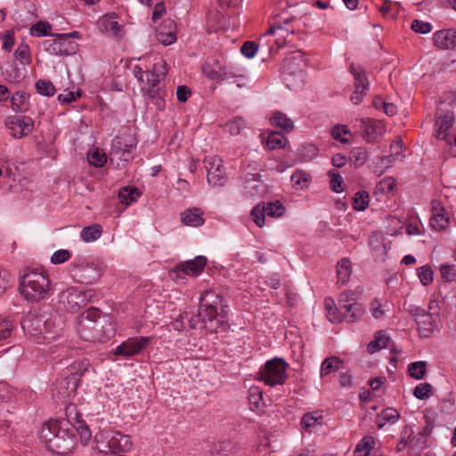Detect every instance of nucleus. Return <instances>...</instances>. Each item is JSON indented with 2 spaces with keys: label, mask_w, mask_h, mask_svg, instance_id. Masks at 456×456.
I'll return each instance as SVG.
<instances>
[{
  "label": "nucleus",
  "mask_w": 456,
  "mask_h": 456,
  "mask_svg": "<svg viewBox=\"0 0 456 456\" xmlns=\"http://www.w3.org/2000/svg\"><path fill=\"white\" fill-rule=\"evenodd\" d=\"M223 297L215 290H206L200 300L198 314L189 320L191 329H206L209 332L224 331L228 328V321L224 314L217 313L223 306Z\"/></svg>",
  "instance_id": "obj_1"
},
{
  "label": "nucleus",
  "mask_w": 456,
  "mask_h": 456,
  "mask_svg": "<svg viewBox=\"0 0 456 456\" xmlns=\"http://www.w3.org/2000/svg\"><path fill=\"white\" fill-rule=\"evenodd\" d=\"M39 437L50 452L59 455L69 453L77 444L74 428L66 421L50 419L42 426Z\"/></svg>",
  "instance_id": "obj_2"
},
{
  "label": "nucleus",
  "mask_w": 456,
  "mask_h": 456,
  "mask_svg": "<svg viewBox=\"0 0 456 456\" xmlns=\"http://www.w3.org/2000/svg\"><path fill=\"white\" fill-rule=\"evenodd\" d=\"M77 331L82 339L93 343L104 342L114 335L109 318L94 307L77 316Z\"/></svg>",
  "instance_id": "obj_3"
},
{
  "label": "nucleus",
  "mask_w": 456,
  "mask_h": 456,
  "mask_svg": "<svg viewBox=\"0 0 456 456\" xmlns=\"http://www.w3.org/2000/svg\"><path fill=\"white\" fill-rule=\"evenodd\" d=\"M324 307L327 318L333 323H338L343 321L354 322L364 313L362 305L356 302L354 293L351 290H346L340 294L338 306L332 298H325Z\"/></svg>",
  "instance_id": "obj_4"
},
{
  "label": "nucleus",
  "mask_w": 456,
  "mask_h": 456,
  "mask_svg": "<svg viewBox=\"0 0 456 456\" xmlns=\"http://www.w3.org/2000/svg\"><path fill=\"white\" fill-rule=\"evenodd\" d=\"M21 326L23 330L38 344L49 343L58 334L55 321L47 314H41L37 310L28 313Z\"/></svg>",
  "instance_id": "obj_5"
},
{
  "label": "nucleus",
  "mask_w": 456,
  "mask_h": 456,
  "mask_svg": "<svg viewBox=\"0 0 456 456\" xmlns=\"http://www.w3.org/2000/svg\"><path fill=\"white\" fill-rule=\"evenodd\" d=\"M19 289L25 299L38 302L49 297L51 281L45 271L29 269L21 276Z\"/></svg>",
  "instance_id": "obj_6"
},
{
  "label": "nucleus",
  "mask_w": 456,
  "mask_h": 456,
  "mask_svg": "<svg viewBox=\"0 0 456 456\" xmlns=\"http://www.w3.org/2000/svg\"><path fill=\"white\" fill-rule=\"evenodd\" d=\"M89 362H74L67 368L63 376L53 385V397L58 403H65L76 394L81 377L87 371Z\"/></svg>",
  "instance_id": "obj_7"
},
{
  "label": "nucleus",
  "mask_w": 456,
  "mask_h": 456,
  "mask_svg": "<svg viewBox=\"0 0 456 456\" xmlns=\"http://www.w3.org/2000/svg\"><path fill=\"white\" fill-rule=\"evenodd\" d=\"M287 367L288 363L283 359H272L260 369L259 379L271 387L282 385L287 379Z\"/></svg>",
  "instance_id": "obj_8"
},
{
  "label": "nucleus",
  "mask_w": 456,
  "mask_h": 456,
  "mask_svg": "<svg viewBox=\"0 0 456 456\" xmlns=\"http://www.w3.org/2000/svg\"><path fill=\"white\" fill-rule=\"evenodd\" d=\"M405 309L414 318L421 338H429L437 327L438 313H428L427 310L409 305Z\"/></svg>",
  "instance_id": "obj_9"
},
{
  "label": "nucleus",
  "mask_w": 456,
  "mask_h": 456,
  "mask_svg": "<svg viewBox=\"0 0 456 456\" xmlns=\"http://www.w3.org/2000/svg\"><path fill=\"white\" fill-rule=\"evenodd\" d=\"M94 292L92 289L82 290L77 288H69L60 296V303L71 311H77L93 300Z\"/></svg>",
  "instance_id": "obj_10"
},
{
  "label": "nucleus",
  "mask_w": 456,
  "mask_h": 456,
  "mask_svg": "<svg viewBox=\"0 0 456 456\" xmlns=\"http://www.w3.org/2000/svg\"><path fill=\"white\" fill-rule=\"evenodd\" d=\"M77 44L69 35H59L44 42V48L53 55H70L77 52Z\"/></svg>",
  "instance_id": "obj_11"
},
{
  "label": "nucleus",
  "mask_w": 456,
  "mask_h": 456,
  "mask_svg": "<svg viewBox=\"0 0 456 456\" xmlns=\"http://www.w3.org/2000/svg\"><path fill=\"white\" fill-rule=\"evenodd\" d=\"M285 212V207L279 200L257 204L251 210V216L258 227L265 225V216L281 217Z\"/></svg>",
  "instance_id": "obj_12"
},
{
  "label": "nucleus",
  "mask_w": 456,
  "mask_h": 456,
  "mask_svg": "<svg viewBox=\"0 0 456 456\" xmlns=\"http://www.w3.org/2000/svg\"><path fill=\"white\" fill-rule=\"evenodd\" d=\"M73 276L81 283L90 284L97 281L102 276V267L94 262H79L73 265Z\"/></svg>",
  "instance_id": "obj_13"
},
{
  "label": "nucleus",
  "mask_w": 456,
  "mask_h": 456,
  "mask_svg": "<svg viewBox=\"0 0 456 456\" xmlns=\"http://www.w3.org/2000/svg\"><path fill=\"white\" fill-rule=\"evenodd\" d=\"M151 341V337L127 338L116 347L114 354L124 358H131L141 354L148 346Z\"/></svg>",
  "instance_id": "obj_14"
},
{
  "label": "nucleus",
  "mask_w": 456,
  "mask_h": 456,
  "mask_svg": "<svg viewBox=\"0 0 456 456\" xmlns=\"http://www.w3.org/2000/svg\"><path fill=\"white\" fill-rule=\"evenodd\" d=\"M205 164L208 183L212 186H223L226 182V175L222 160L218 158H209L205 159Z\"/></svg>",
  "instance_id": "obj_15"
},
{
  "label": "nucleus",
  "mask_w": 456,
  "mask_h": 456,
  "mask_svg": "<svg viewBox=\"0 0 456 456\" xmlns=\"http://www.w3.org/2000/svg\"><path fill=\"white\" fill-rule=\"evenodd\" d=\"M134 158L132 145L125 143L120 137H116L111 143L110 151V160L111 163L117 162L119 166V162L123 165L128 163Z\"/></svg>",
  "instance_id": "obj_16"
},
{
  "label": "nucleus",
  "mask_w": 456,
  "mask_h": 456,
  "mask_svg": "<svg viewBox=\"0 0 456 456\" xmlns=\"http://www.w3.org/2000/svg\"><path fill=\"white\" fill-rule=\"evenodd\" d=\"M207 262L205 256H198L194 259L178 264L173 270V273H175L177 278L183 277L181 274L198 276L204 270Z\"/></svg>",
  "instance_id": "obj_17"
},
{
  "label": "nucleus",
  "mask_w": 456,
  "mask_h": 456,
  "mask_svg": "<svg viewBox=\"0 0 456 456\" xmlns=\"http://www.w3.org/2000/svg\"><path fill=\"white\" fill-rule=\"evenodd\" d=\"M360 130L363 139L368 142H376L385 133L384 126L380 121L372 118H362L358 120Z\"/></svg>",
  "instance_id": "obj_18"
},
{
  "label": "nucleus",
  "mask_w": 456,
  "mask_h": 456,
  "mask_svg": "<svg viewBox=\"0 0 456 456\" xmlns=\"http://www.w3.org/2000/svg\"><path fill=\"white\" fill-rule=\"evenodd\" d=\"M302 61L301 55L288 57L283 61L281 69L284 80L287 81L289 87L295 86L292 84L290 79L294 76H296L301 82L303 81L305 73L299 67Z\"/></svg>",
  "instance_id": "obj_19"
},
{
  "label": "nucleus",
  "mask_w": 456,
  "mask_h": 456,
  "mask_svg": "<svg viewBox=\"0 0 456 456\" xmlns=\"http://www.w3.org/2000/svg\"><path fill=\"white\" fill-rule=\"evenodd\" d=\"M351 73L354 77V91L351 96V102L358 105L362 102V97L367 94L370 85L363 71L352 66Z\"/></svg>",
  "instance_id": "obj_20"
},
{
  "label": "nucleus",
  "mask_w": 456,
  "mask_h": 456,
  "mask_svg": "<svg viewBox=\"0 0 456 456\" xmlns=\"http://www.w3.org/2000/svg\"><path fill=\"white\" fill-rule=\"evenodd\" d=\"M299 24V20L295 17L292 18H280L267 31V35H279L281 37H286L289 34L296 32Z\"/></svg>",
  "instance_id": "obj_21"
},
{
  "label": "nucleus",
  "mask_w": 456,
  "mask_h": 456,
  "mask_svg": "<svg viewBox=\"0 0 456 456\" xmlns=\"http://www.w3.org/2000/svg\"><path fill=\"white\" fill-rule=\"evenodd\" d=\"M157 40L163 45H170L176 41V24L172 19L165 20L156 31Z\"/></svg>",
  "instance_id": "obj_22"
},
{
  "label": "nucleus",
  "mask_w": 456,
  "mask_h": 456,
  "mask_svg": "<svg viewBox=\"0 0 456 456\" xmlns=\"http://www.w3.org/2000/svg\"><path fill=\"white\" fill-rule=\"evenodd\" d=\"M432 216L430 225L435 230L440 231L445 229L450 224V218L440 201H432Z\"/></svg>",
  "instance_id": "obj_23"
},
{
  "label": "nucleus",
  "mask_w": 456,
  "mask_h": 456,
  "mask_svg": "<svg viewBox=\"0 0 456 456\" xmlns=\"http://www.w3.org/2000/svg\"><path fill=\"white\" fill-rule=\"evenodd\" d=\"M111 454L118 452H127L133 447L130 436L124 435L121 432H110Z\"/></svg>",
  "instance_id": "obj_24"
},
{
  "label": "nucleus",
  "mask_w": 456,
  "mask_h": 456,
  "mask_svg": "<svg viewBox=\"0 0 456 456\" xmlns=\"http://www.w3.org/2000/svg\"><path fill=\"white\" fill-rule=\"evenodd\" d=\"M433 40L440 49H452L456 46V28L438 30L433 35Z\"/></svg>",
  "instance_id": "obj_25"
},
{
  "label": "nucleus",
  "mask_w": 456,
  "mask_h": 456,
  "mask_svg": "<svg viewBox=\"0 0 456 456\" xmlns=\"http://www.w3.org/2000/svg\"><path fill=\"white\" fill-rule=\"evenodd\" d=\"M403 436H407L409 441V456H419L423 450L426 448L427 441L419 436L417 434L413 435L411 427L405 426L403 429Z\"/></svg>",
  "instance_id": "obj_26"
},
{
  "label": "nucleus",
  "mask_w": 456,
  "mask_h": 456,
  "mask_svg": "<svg viewBox=\"0 0 456 456\" xmlns=\"http://www.w3.org/2000/svg\"><path fill=\"white\" fill-rule=\"evenodd\" d=\"M454 123V114L452 111H447L441 115L436 122V136L440 140L446 141L448 139V131Z\"/></svg>",
  "instance_id": "obj_27"
},
{
  "label": "nucleus",
  "mask_w": 456,
  "mask_h": 456,
  "mask_svg": "<svg viewBox=\"0 0 456 456\" xmlns=\"http://www.w3.org/2000/svg\"><path fill=\"white\" fill-rule=\"evenodd\" d=\"M203 211L199 208H191L181 213V221L184 225L199 227L204 224Z\"/></svg>",
  "instance_id": "obj_28"
},
{
  "label": "nucleus",
  "mask_w": 456,
  "mask_h": 456,
  "mask_svg": "<svg viewBox=\"0 0 456 456\" xmlns=\"http://www.w3.org/2000/svg\"><path fill=\"white\" fill-rule=\"evenodd\" d=\"M403 142L401 138H397L390 145L391 153L387 156H384L381 158L382 165L385 167H388L393 162L397 160H403Z\"/></svg>",
  "instance_id": "obj_29"
},
{
  "label": "nucleus",
  "mask_w": 456,
  "mask_h": 456,
  "mask_svg": "<svg viewBox=\"0 0 456 456\" xmlns=\"http://www.w3.org/2000/svg\"><path fill=\"white\" fill-rule=\"evenodd\" d=\"M370 246L373 251L375 258L377 260L383 261L387 255V249L382 240V237L379 233H373L370 237Z\"/></svg>",
  "instance_id": "obj_30"
},
{
  "label": "nucleus",
  "mask_w": 456,
  "mask_h": 456,
  "mask_svg": "<svg viewBox=\"0 0 456 456\" xmlns=\"http://www.w3.org/2000/svg\"><path fill=\"white\" fill-rule=\"evenodd\" d=\"M110 432H100L96 434L93 448L100 453H111Z\"/></svg>",
  "instance_id": "obj_31"
},
{
  "label": "nucleus",
  "mask_w": 456,
  "mask_h": 456,
  "mask_svg": "<svg viewBox=\"0 0 456 456\" xmlns=\"http://www.w3.org/2000/svg\"><path fill=\"white\" fill-rule=\"evenodd\" d=\"M400 418V413L394 408H387L378 414L376 424L379 428H382L387 423L394 424Z\"/></svg>",
  "instance_id": "obj_32"
},
{
  "label": "nucleus",
  "mask_w": 456,
  "mask_h": 456,
  "mask_svg": "<svg viewBox=\"0 0 456 456\" xmlns=\"http://www.w3.org/2000/svg\"><path fill=\"white\" fill-rule=\"evenodd\" d=\"M323 416L322 411H314L305 413L301 419L302 428L311 432L314 428L322 424Z\"/></svg>",
  "instance_id": "obj_33"
},
{
  "label": "nucleus",
  "mask_w": 456,
  "mask_h": 456,
  "mask_svg": "<svg viewBox=\"0 0 456 456\" xmlns=\"http://www.w3.org/2000/svg\"><path fill=\"white\" fill-rule=\"evenodd\" d=\"M28 95L24 92H16L11 97V106L14 111L24 112L28 109Z\"/></svg>",
  "instance_id": "obj_34"
},
{
  "label": "nucleus",
  "mask_w": 456,
  "mask_h": 456,
  "mask_svg": "<svg viewBox=\"0 0 456 456\" xmlns=\"http://www.w3.org/2000/svg\"><path fill=\"white\" fill-rule=\"evenodd\" d=\"M352 273L351 262L347 258L341 259L337 265L338 282L345 285Z\"/></svg>",
  "instance_id": "obj_35"
},
{
  "label": "nucleus",
  "mask_w": 456,
  "mask_h": 456,
  "mask_svg": "<svg viewBox=\"0 0 456 456\" xmlns=\"http://www.w3.org/2000/svg\"><path fill=\"white\" fill-rule=\"evenodd\" d=\"M242 448L232 442L226 441L223 442L219 445V449L216 452V456H241Z\"/></svg>",
  "instance_id": "obj_36"
},
{
  "label": "nucleus",
  "mask_w": 456,
  "mask_h": 456,
  "mask_svg": "<svg viewBox=\"0 0 456 456\" xmlns=\"http://www.w3.org/2000/svg\"><path fill=\"white\" fill-rule=\"evenodd\" d=\"M248 399L251 410H260L265 406V403L263 402V393L258 387L253 386L249 387Z\"/></svg>",
  "instance_id": "obj_37"
},
{
  "label": "nucleus",
  "mask_w": 456,
  "mask_h": 456,
  "mask_svg": "<svg viewBox=\"0 0 456 456\" xmlns=\"http://www.w3.org/2000/svg\"><path fill=\"white\" fill-rule=\"evenodd\" d=\"M388 344V338L386 334L379 330L376 333L375 338L367 346V350L370 354H374L380 349L386 348Z\"/></svg>",
  "instance_id": "obj_38"
},
{
  "label": "nucleus",
  "mask_w": 456,
  "mask_h": 456,
  "mask_svg": "<svg viewBox=\"0 0 456 456\" xmlns=\"http://www.w3.org/2000/svg\"><path fill=\"white\" fill-rule=\"evenodd\" d=\"M102 230L100 224H93L82 229L80 236L86 242H93L99 239L102 235Z\"/></svg>",
  "instance_id": "obj_39"
},
{
  "label": "nucleus",
  "mask_w": 456,
  "mask_h": 456,
  "mask_svg": "<svg viewBox=\"0 0 456 456\" xmlns=\"http://www.w3.org/2000/svg\"><path fill=\"white\" fill-rule=\"evenodd\" d=\"M141 193L135 187H124L118 194L120 201L126 205H131L135 202L140 197Z\"/></svg>",
  "instance_id": "obj_40"
},
{
  "label": "nucleus",
  "mask_w": 456,
  "mask_h": 456,
  "mask_svg": "<svg viewBox=\"0 0 456 456\" xmlns=\"http://www.w3.org/2000/svg\"><path fill=\"white\" fill-rule=\"evenodd\" d=\"M271 123L289 133L293 129V122L281 112H275L271 118Z\"/></svg>",
  "instance_id": "obj_41"
},
{
  "label": "nucleus",
  "mask_w": 456,
  "mask_h": 456,
  "mask_svg": "<svg viewBox=\"0 0 456 456\" xmlns=\"http://www.w3.org/2000/svg\"><path fill=\"white\" fill-rule=\"evenodd\" d=\"M342 364L339 358L332 356L326 358L321 366V377L329 375L330 373L338 370Z\"/></svg>",
  "instance_id": "obj_42"
},
{
  "label": "nucleus",
  "mask_w": 456,
  "mask_h": 456,
  "mask_svg": "<svg viewBox=\"0 0 456 456\" xmlns=\"http://www.w3.org/2000/svg\"><path fill=\"white\" fill-rule=\"evenodd\" d=\"M285 136L280 132H272L268 134L265 144L269 150L281 149L285 146Z\"/></svg>",
  "instance_id": "obj_43"
},
{
  "label": "nucleus",
  "mask_w": 456,
  "mask_h": 456,
  "mask_svg": "<svg viewBox=\"0 0 456 456\" xmlns=\"http://www.w3.org/2000/svg\"><path fill=\"white\" fill-rule=\"evenodd\" d=\"M427 372L426 362H415L408 365L409 375L415 379H421Z\"/></svg>",
  "instance_id": "obj_44"
},
{
  "label": "nucleus",
  "mask_w": 456,
  "mask_h": 456,
  "mask_svg": "<svg viewBox=\"0 0 456 456\" xmlns=\"http://www.w3.org/2000/svg\"><path fill=\"white\" fill-rule=\"evenodd\" d=\"M374 440L371 436L363 437L356 445L354 450L355 456H369L370 451L373 448Z\"/></svg>",
  "instance_id": "obj_45"
},
{
  "label": "nucleus",
  "mask_w": 456,
  "mask_h": 456,
  "mask_svg": "<svg viewBox=\"0 0 456 456\" xmlns=\"http://www.w3.org/2000/svg\"><path fill=\"white\" fill-rule=\"evenodd\" d=\"M159 66L164 67V63H156L152 71H146V80L148 86L160 87V80L165 77V72L158 73Z\"/></svg>",
  "instance_id": "obj_46"
},
{
  "label": "nucleus",
  "mask_w": 456,
  "mask_h": 456,
  "mask_svg": "<svg viewBox=\"0 0 456 456\" xmlns=\"http://www.w3.org/2000/svg\"><path fill=\"white\" fill-rule=\"evenodd\" d=\"M87 159L89 163L96 167H102L107 162V155L99 148L89 153Z\"/></svg>",
  "instance_id": "obj_47"
},
{
  "label": "nucleus",
  "mask_w": 456,
  "mask_h": 456,
  "mask_svg": "<svg viewBox=\"0 0 456 456\" xmlns=\"http://www.w3.org/2000/svg\"><path fill=\"white\" fill-rule=\"evenodd\" d=\"M310 181V175L301 170H297L291 175V182L296 189H304Z\"/></svg>",
  "instance_id": "obj_48"
},
{
  "label": "nucleus",
  "mask_w": 456,
  "mask_h": 456,
  "mask_svg": "<svg viewBox=\"0 0 456 456\" xmlns=\"http://www.w3.org/2000/svg\"><path fill=\"white\" fill-rule=\"evenodd\" d=\"M417 274L423 286H428L433 282L434 272L428 265L419 267Z\"/></svg>",
  "instance_id": "obj_49"
},
{
  "label": "nucleus",
  "mask_w": 456,
  "mask_h": 456,
  "mask_svg": "<svg viewBox=\"0 0 456 456\" xmlns=\"http://www.w3.org/2000/svg\"><path fill=\"white\" fill-rule=\"evenodd\" d=\"M66 419H57V421H66L69 423V428H71L73 425H76L77 421L81 420L79 414L77 411V407L75 404H68L65 408Z\"/></svg>",
  "instance_id": "obj_50"
},
{
  "label": "nucleus",
  "mask_w": 456,
  "mask_h": 456,
  "mask_svg": "<svg viewBox=\"0 0 456 456\" xmlns=\"http://www.w3.org/2000/svg\"><path fill=\"white\" fill-rule=\"evenodd\" d=\"M369 206V194L365 191H357L353 200V208L355 210L362 211Z\"/></svg>",
  "instance_id": "obj_51"
},
{
  "label": "nucleus",
  "mask_w": 456,
  "mask_h": 456,
  "mask_svg": "<svg viewBox=\"0 0 456 456\" xmlns=\"http://www.w3.org/2000/svg\"><path fill=\"white\" fill-rule=\"evenodd\" d=\"M36 88L38 94L45 96H53L55 94V87L50 80L39 79L36 83Z\"/></svg>",
  "instance_id": "obj_52"
},
{
  "label": "nucleus",
  "mask_w": 456,
  "mask_h": 456,
  "mask_svg": "<svg viewBox=\"0 0 456 456\" xmlns=\"http://www.w3.org/2000/svg\"><path fill=\"white\" fill-rule=\"evenodd\" d=\"M14 330V325L9 318H0V343L8 339Z\"/></svg>",
  "instance_id": "obj_53"
},
{
  "label": "nucleus",
  "mask_w": 456,
  "mask_h": 456,
  "mask_svg": "<svg viewBox=\"0 0 456 456\" xmlns=\"http://www.w3.org/2000/svg\"><path fill=\"white\" fill-rule=\"evenodd\" d=\"M245 126V121L241 118L237 117L226 123L225 129L232 135H238L240 134Z\"/></svg>",
  "instance_id": "obj_54"
},
{
  "label": "nucleus",
  "mask_w": 456,
  "mask_h": 456,
  "mask_svg": "<svg viewBox=\"0 0 456 456\" xmlns=\"http://www.w3.org/2000/svg\"><path fill=\"white\" fill-rule=\"evenodd\" d=\"M5 125L11 130L13 137L21 138L24 136L20 124L18 122V117H9L5 121Z\"/></svg>",
  "instance_id": "obj_55"
},
{
  "label": "nucleus",
  "mask_w": 456,
  "mask_h": 456,
  "mask_svg": "<svg viewBox=\"0 0 456 456\" xmlns=\"http://www.w3.org/2000/svg\"><path fill=\"white\" fill-rule=\"evenodd\" d=\"M328 175L330 177V188L335 192H341L343 191L344 179L335 170H330Z\"/></svg>",
  "instance_id": "obj_56"
},
{
  "label": "nucleus",
  "mask_w": 456,
  "mask_h": 456,
  "mask_svg": "<svg viewBox=\"0 0 456 456\" xmlns=\"http://www.w3.org/2000/svg\"><path fill=\"white\" fill-rule=\"evenodd\" d=\"M51 25L46 21H38L30 28V34L36 37H44L51 32Z\"/></svg>",
  "instance_id": "obj_57"
},
{
  "label": "nucleus",
  "mask_w": 456,
  "mask_h": 456,
  "mask_svg": "<svg viewBox=\"0 0 456 456\" xmlns=\"http://www.w3.org/2000/svg\"><path fill=\"white\" fill-rule=\"evenodd\" d=\"M432 395V387L429 383H420L413 390V395L420 400L428 398Z\"/></svg>",
  "instance_id": "obj_58"
},
{
  "label": "nucleus",
  "mask_w": 456,
  "mask_h": 456,
  "mask_svg": "<svg viewBox=\"0 0 456 456\" xmlns=\"http://www.w3.org/2000/svg\"><path fill=\"white\" fill-rule=\"evenodd\" d=\"M15 58L22 64H28L31 61L29 48L28 45H20L14 53Z\"/></svg>",
  "instance_id": "obj_59"
},
{
  "label": "nucleus",
  "mask_w": 456,
  "mask_h": 456,
  "mask_svg": "<svg viewBox=\"0 0 456 456\" xmlns=\"http://www.w3.org/2000/svg\"><path fill=\"white\" fill-rule=\"evenodd\" d=\"M71 428H74V432L77 431L85 443L91 438V430L83 419L77 421L76 425H73Z\"/></svg>",
  "instance_id": "obj_60"
},
{
  "label": "nucleus",
  "mask_w": 456,
  "mask_h": 456,
  "mask_svg": "<svg viewBox=\"0 0 456 456\" xmlns=\"http://www.w3.org/2000/svg\"><path fill=\"white\" fill-rule=\"evenodd\" d=\"M440 272L445 281H456V265H443L440 267Z\"/></svg>",
  "instance_id": "obj_61"
},
{
  "label": "nucleus",
  "mask_w": 456,
  "mask_h": 456,
  "mask_svg": "<svg viewBox=\"0 0 456 456\" xmlns=\"http://www.w3.org/2000/svg\"><path fill=\"white\" fill-rule=\"evenodd\" d=\"M367 157L368 153L362 148H355L351 151V158L355 167L362 166L367 160Z\"/></svg>",
  "instance_id": "obj_62"
},
{
  "label": "nucleus",
  "mask_w": 456,
  "mask_h": 456,
  "mask_svg": "<svg viewBox=\"0 0 456 456\" xmlns=\"http://www.w3.org/2000/svg\"><path fill=\"white\" fill-rule=\"evenodd\" d=\"M396 181L393 177H385L377 185V189L382 193H388L394 190Z\"/></svg>",
  "instance_id": "obj_63"
},
{
  "label": "nucleus",
  "mask_w": 456,
  "mask_h": 456,
  "mask_svg": "<svg viewBox=\"0 0 456 456\" xmlns=\"http://www.w3.org/2000/svg\"><path fill=\"white\" fill-rule=\"evenodd\" d=\"M81 96L80 89H77V92L64 90L62 94L58 95V100L61 103H69L76 101L78 97Z\"/></svg>",
  "instance_id": "obj_64"
}]
</instances>
